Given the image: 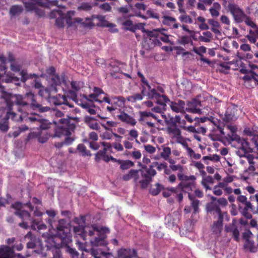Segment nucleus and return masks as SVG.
<instances>
[{
    "mask_svg": "<svg viewBox=\"0 0 258 258\" xmlns=\"http://www.w3.org/2000/svg\"><path fill=\"white\" fill-rule=\"evenodd\" d=\"M1 97L5 100L10 109L12 106H16L18 111H23L30 108L32 109L36 104L40 103L37 100V96L31 92H27L23 96L19 94H12L4 90V88L1 89Z\"/></svg>",
    "mask_w": 258,
    "mask_h": 258,
    "instance_id": "obj_1",
    "label": "nucleus"
},
{
    "mask_svg": "<svg viewBox=\"0 0 258 258\" xmlns=\"http://www.w3.org/2000/svg\"><path fill=\"white\" fill-rule=\"evenodd\" d=\"M55 128L53 132L40 131L37 138L38 142L41 143H46L49 138L61 137L62 135H68L71 134V131L76 128L75 118H61L53 121Z\"/></svg>",
    "mask_w": 258,
    "mask_h": 258,
    "instance_id": "obj_2",
    "label": "nucleus"
},
{
    "mask_svg": "<svg viewBox=\"0 0 258 258\" xmlns=\"http://www.w3.org/2000/svg\"><path fill=\"white\" fill-rule=\"evenodd\" d=\"M46 213L50 217L46 220L47 223L51 228L56 230V235L61 239V242L68 243L71 241L66 220L60 219L57 222L53 220L52 218L56 216V212L54 210H47Z\"/></svg>",
    "mask_w": 258,
    "mask_h": 258,
    "instance_id": "obj_3",
    "label": "nucleus"
},
{
    "mask_svg": "<svg viewBox=\"0 0 258 258\" xmlns=\"http://www.w3.org/2000/svg\"><path fill=\"white\" fill-rule=\"evenodd\" d=\"M74 230L76 233L79 232H82L83 231L91 237L95 235L94 238L90 239L91 244L93 246H105L107 244V242L106 240L107 237L106 234L109 232L108 228L101 227L99 229L97 226L93 225L92 226L91 229L87 231L79 226L74 227Z\"/></svg>",
    "mask_w": 258,
    "mask_h": 258,
    "instance_id": "obj_4",
    "label": "nucleus"
},
{
    "mask_svg": "<svg viewBox=\"0 0 258 258\" xmlns=\"http://www.w3.org/2000/svg\"><path fill=\"white\" fill-rule=\"evenodd\" d=\"M227 127L230 131V134H228V140L236 143L237 147L238 149L237 153L240 156H245L246 154L253 152V149L250 147L249 143L236 134L237 127L235 126L228 125Z\"/></svg>",
    "mask_w": 258,
    "mask_h": 258,
    "instance_id": "obj_5",
    "label": "nucleus"
},
{
    "mask_svg": "<svg viewBox=\"0 0 258 258\" xmlns=\"http://www.w3.org/2000/svg\"><path fill=\"white\" fill-rule=\"evenodd\" d=\"M177 177L180 181L177 185V188L183 192H187L189 195V194H191V192L196 188V177L194 175L187 176L181 173H178Z\"/></svg>",
    "mask_w": 258,
    "mask_h": 258,
    "instance_id": "obj_6",
    "label": "nucleus"
},
{
    "mask_svg": "<svg viewBox=\"0 0 258 258\" xmlns=\"http://www.w3.org/2000/svg\"><path fill=\"white\" fill-rule=\"evenodd\" d=\"M237 203L238 209L241 215L247 219H251L252 215L249 211H253L254 208L247 197L244 195L238 196L237 198Z\"/></svg>",
    "mask_w": 258,
    "mask_h": 258,
    "instance_id": "obj_7",
    "label": "nucleus"
},
{
    "mask_svg": "<svg viewBox=\"0 0 258 258\" xmlns=\"http://www.w3.org/2000/svg\"><path fill=\"white\" fill-rule=\"evenodd\" d=\"M49 0H23V3L27 11L34 12L37 16H43V11L38 6L47 7Z\"/></svg>",
    "mask_w": 258,
    "mask_h": 258,
    "instance_id": "obj_8",
    "label": "nucleus"
},
{
    "mask_svg": "<svg viewBox=\"0 0 258 258\" xmlns=\"http://www.w3.org/2000/svg\"><path fill=\"white\" fill-rule=\"evenodd\" d=\"M154 167V166L152 164L149 168H147L146 165L143 166L142 168L145 169V171L139 169L141 178L140 187L142 189H146L152 181L153 177L156 175L157 172L153 168Z\"/></svg>",
    "mask_w": 258,
    "mask_h": 258,
    "instance_id": "obj_9",
    "label": "nucleus"
},
{
    "mask_svg": "<svg viewBox=\"0 0 258 258\" xmlns=\"http://www.w3.org/2000/svg\"><path fill=\"white\" fill-rule=\"evenodd\" d=\"M21 114L20 115L17 114V121H24L26 123L30 122L32 123L38 124L42 116L37 113H29L26 109H23V111H18Z\"/></svg>",
    "mask_w": 258,
    "mask_h": 258,
    "instance_id": "obj_10",
    "label": "nucleus"
},
{
    "mask_svg": "<svg viewBox=\"0 0 258 258\" xmlns=\"http://www.w3.org/2000/svg\"><path fill=\"white\" fill-rule=\"evenodd\" d=\"M6 104V108L7 112L6 116L0 121V131L3 132H7L9 129V119L11 118L12 120L17 121V114L13 111V107L12 108H9L7 102L5 100Z\"/></svg>",
    "mask_w": 258,
    "mask_h": 258,
    "instance_id": "obj_11",
    "label": "nucleus"
},
{
    "mask_svg": "<svg viewBox=\"0 0 258 258\" xmlns=\"http://www.w3.org/2000/svg\"><path fill=\"white\" fill-rule=\"evenodd\" d=\"M157 31L155 33V35L151 36H148L144 38L142 42V45L144 49L146 50H150L156 46H160L161 42L158 38Z\"/></svg>",
    "mask_w": 258,
    "mask_h": 258,
    "instance_id": "obj_12",
    "label": "nucleus"
},
{
    "mask_svg": "<svg viewBox=\"0 0 258 258\" xmlns=\"http://www.w3.org/2000/svg\"><path fill=\"white\" fill-rule=\"evenodd\" d=\"M49 101L56 106H58L60 109L63 110L66 109L67 106L70 108L74 107V105L70 104L67 101V97L65 96L58 95L56 96H52L49 98Z\"/></svg>",
    "mask_w": 258,
    "mask_h": 258,
    "instance_id": "obj_13",
    "label": "nucleus"
},
{
    "mask_svg": "<svg viewBox=\"0 0 258 258\" xmlns=\"http://www.w3.org/2000/svg\"><path fill=\"white\" fill-rule=\"evenodd\" d=\"M22 204L20 202H16L12 205V207L16 211L15 212V215L18 216L22 220H32V217L30 214L27 211L22 210Z\"/></svg>",
    "mask_w": 258,
    "mask_h": 258,
    "instance_id": "obj_14",
    "label": "nucleus"
},
{
    "mask_svg": "<svg viewBox=\"0 0 258 258\" xmlns=\"http://www.w3.org/2000/svg\"><path fill=\"white\" fill-rule=\"evenodd\" d=\"M65 22L69 27L73 26L74 23L76 22L80 23L84 28H91L93 26L95 25V24L92 23L91 19L89 17H86L84 21H83V19L80 18H77L74 20L72 17H65Z\"/></svg>",
    "mask_w": 258,
    "mask_h": 258,
    "instance_id": "obj_15",
    "label": "nucleus"
},
{
    "mask_svg": "<svg viewBox=\"0 0 258 258\" xmlns=\"http://www.w3.org/2000/svg\"><path fill=\"white\" fill-rule=\"evenodd\" d=\"M122 180L127 181L131 179H133L134 182L136 185H140V181H141L140 170L131 169L129 172L121 177Z\"/></svg>",
    "mask_w": 258,
    "mask_h": 258,
    "instance_id": "obj_16",
    "label": "nucleus"
},
{
    "mask_svg": "<svg viewBox=\"0 0 258 258\" xmlns=\"http://www.w3.org/2000/svg\"><path fill=\"white\" fill-rule=\"evenodd\" d=\"M206 211L208 213L214 215L216 214L217 217L220 216H224L227 215L226 212H222L219 206L214 202H210L206 205Z\"/></svg>",
    "mask_w": 258,
    "mask_h": 258,
    "instance_id": "obj_17",
    "label": "nucleus"
},
{
    "mask_svg": "<svg viewBox=\"0 0 258 258\" xmlns=\"http://www.w3.org/2000/svg\"><path fill=\"white\" fill-rule=\"evenodd\" d=\"M187 108L186 110L194 113H200L201 109L199 108L201 106V102L196 99H193L188 101L187 103Z\"/></svg>",
    "mask_w": 258,
    "mask_h": 258,
    "instance_id": "obj_18",
    "label": "nucleus"
},
{
    "mask_svg": "<svg viewBox=\"0 0 258 258\" xmlns=\"http://www.w3.org/2000/svg\"><path fill=\"white\" fill-rule=\"evenodd\" d=\"M117 117L121 122L133 126H135L137 123L136 119L133 116L123 111H120V113L117 115Z\"/></svg>",
    "mask_w": 258,
    "mask_h": 258,
    "instance_id": "obj_19",
    "label": "nucleus"
},
{
    "mask_svg": "<svg viewBox=\"0 0 258 258\" xmlns=\"http://www.w3.org/2000/svg\"><path fill=\"white\" fill-rule=\"evenodd\" d=\"M237 111V106L232 105L231 106H229L227 108L224 117L223 118V120L226 122H228L232 120H233L234 118H235V114Z\"/></svg>",
    "mask_w": 258,
    "mask_h": 258,
    "instance_id": "obj_20",
    "label": "nucleus"
},
{
    "mask_svg": "<svg viewBox=\"0 0 258 258\" xmlns=\"http://www.w3.org/2000/svg\"><path fill=\"white\" fill-rule=\"evenodd\" d=\"M137 256V252L135 249L122 248L118 251V258H133Z\"/></svg>",
    "mask_w": 258,
    "mask_h": 258,
    "instance_id": "obj_21",
    "label": "nucleus"
},
{
    "mask_svg": "<svg viewBox=\"0 0 258 258\" xmlns=\"http://www.w3.org/2000/svg\"><path fill=\"white\" fill-rule=\"evenodd\" d=\"M223 218L224 216H222L217 217L216 216H214V219H217V220L213 222L212 226V230L213 232L216 234H220L221 232L223 225Z\"/></svg>",
    "mask_w": 258,
    "mask_h": 258,
    "instance_id": "obj_22",
    "label": "nucleus"
},
{
    "mask_svg": "<svg viewBox=\"0 0 258 258\" xmlns=\"http://www.w3.org/2000/svg\"><path fill=\"white\" fill-rule=\"evenodd\" d=\"M170 107L172 111L176 113L184 112L185 102L179 100L177 102L170 101Z\"/></svg>",
    "mask_w": 258,
    "mask_h": 258,
    "instance_id": "obj_23",
    "label": "nucleus"
},
{
    "mask_svg": "<svg viewBox=\"0 0 258 258\" xmlns=\"http://www.w3.org/2000/svg\"><path fill=\"white\" fill-rule=\"evenodd\" d=\"M227 8L228 10L233 16H246L242 10L234 4H229Z\"/></svg>",
    "mask_w": 258,
    "mask_h": 258,
    "instance_id": "obj_24",
    "label": "nucleus"
},
{
    "mask_svg": "<svg viewBox=\"0 0 258 258\" xmlns=\"http://www.w3.org/2000/svg\"><path fill=\"white\" fill-rule=\"evenodd\" d=\"M111 161L113 162H117L119 164L120 168L123 170L128 169L134 166V162L129 160H123L117 159L115 158H111Z\"/></svg>",
    "mask_w": 258,
    "mask_h": 258,
    "instance_id": "obj_25",
    "label": "nucleus"
},
{
    "mask_svg": "<svg viewBox=\"0 0 258 258\" xmlns=\"http://www.w3.org/2000/svg\"><path fill=\"white\" fill-rule=\"evenodd\" d=\"M107 151L104 150H100L95 154V160L96 162H99L101 159L106 162L111 161V158H113L112 156L106 154Z\"/></svg>",
    "mask_w": 258,
    "mask_h": 258,
    "instance_id": "obj_26",
    "label": "nucleus"
},
{
    "mask_svg": "<svg viewBox=\"0 0 258 258\" xmlns=\"http://www.w3.org/2000/svg\"><path fill=\"white\" fill-rule=\"evenodd\" d=\"M84 121L90 128L96 131L100 130V127L99 123L97 122L96 119L95 118L89 116H86L84 118Z\"/></svg>",
    "mask_w": 258,
    "mask_h": 258,
    "instance_id": "obj_27",
    "label": "nucleus"
},
{
    "mask_svg": "<svg viewBox=\"0 0 258 258\" xmlns=\"http://www.w3.org/2000/svg\"><path fill=\"white\" fill-rule=\"evenodd\" d=\"M14 254L13 249L9 246L0 248V258H13Z\"/></svg>",
    "mask_w": 258,
    "mask_h": 258,
    "instance_id": "obj_28",
    "label": "nucleus"
},
{
    "mask_svg": "<svg viewBox=\"0 0 258 258\" xmlns=\"http://www.w3.org/2000/svg\"><path fill=\"white\" fill-rule=\"evenodd\" d=\"M257 240L256 245H255L253 239H249L245 241L244 247L245 249L248 250L249 251L254 252L257 250L258 247V235L256 237Z\"/></svg>",
    "mask_w": 258,
    "mask_h": 258,
    "instance_id": "obj_29",
    "label": "nucleus"
},
{
    "mask_svg": "<svg viewBox=\"0 0 258 258\" xmlns=\"http://www.w3.org/2000/svg\"><path fill=\"white\" fill-rule=\"evenodd\" d=\"M111 100H112V105L114 106L115 107H121L123 106L125 104L126 101L125 98L121 96H112Z\"/></svg>",
    "mask_w": 258,
    "mask_h": 258,
    "instance_id": "obj_30",
    "label": "nucleus"
},
{
    "mask_svg": "<svg viewBox=\"0 0 258 258\" xmlns=\"http://www.w3.org/2000/svg\"><path fill=\"white\" fill-rule=\"evenodd\" d=\"M189 200L191 202V206L194 209V213L196 214L199 211V206L200 205V201L196 198V197L191 194L188 195Z\"/></svg>",
    "mask_w": 258,
    "mask_h": 258,
    "instance_id": "obj_31",
    "label": "nucleus"
},
{
    "mask_svg": "<svg viewBox=\"0 0 258 258\" xmlns=\"http://www.w3.org/2000/svg\"><path fill=\"white\" fill-rule=\"evenodd\" d=\"M164 189L163 185L159 183H156L154 185H152L149 189V192L152 196H155L158 195L161 190Z\"/></svg>",
    "mask_w": 258,
    "mask_h": 258,
    "instance_id": "obj_32",
    "label": "nucleus"
},
{
    "mask_svg": "<svg viewBox=\"0 0 258 258\" xmlns=\"http://www.w3.org/2000/svg\"><path fill=\"white\" fill-rule=\"evenodd\" d=\"M168 134L172 135L177 140L182 139L181 133L177 126H168L167 128Z\"/></svg>",
    "mask_w": 258,
    "mask_h": 258,
    "instance_id": "obj_33",
    "label": "nucleus"
},
{
    "mask_svg": "<svg viewBox=\"0 0 258 258\" xmlns=\"http://www.w3.org/2000/svg\"><path fill=\"white\" fill-rule=\"evenodd\" d=\"M38 124L39 125L40 131L51 132L50 130L51 123L48 120L42 118V117L39 121Z\"/></svg>",
    "mask_w": 258,
    "mask_h": 258,
    "instance_id": "obj_34",
    "label": "nucleus"
},
{
    "mask_svg": "<svg viewBox=\"0 0 258 258\" xmlns=\"http://www.w3.org/2000/svg\"><path fill=\"white\" fill-rule=\"evenodd\" d=\"M135 31L137 30H141L144 33H146L147 34V36H151L155 35V33H156L157 31H160L159 29H154L152 31H149L148 30H146L144 28V24L143 23H139L138 24L135 25Z\"/></svg>",
    "mask_w": 258,
    "mask_h": 258,
    "instance_id": "obj_35",
    "label": "nucleus"
},
{
    "mask_svg": "<svg viewBox=\"0 0 258 258\" xmlns=\"http://www.w3.org/2000/svg\"><path fill=\"white\" fill-rule=\"evenodd\" d=\"M151 115V112L140 111L138 120L142 125H145V123L149 120Z\"/></svg>",
    "mask_w": 258,
    "mask_h": 258,
    "instance_id": "obj_36",
    "label": "nucleus"
},
{
    "mask_svg": "<svg viewBox=\"0 0 258 258\" xmlns=\"http://www.w3.org/2000/svg\"><path fill=\"white\" fill-rule=\"evenodd\" d=\"M209 121L217 127V130L219 131L220 134L222 135H225L223 126H222V123L220 120L211 116L209 118Z\"/></svg>",
    "mask_w": 258,
    "mask_h": 258,
    "instance_id": "obj_37",
    "label": "nucleus"
},
{
    "mask_svg": "<svg viewBox=\"0 0 258 258\" xmlns=\"http://www.w3.org/2000/svg\"><path fill=\"white\" fill-rule=\"evenodd\" d=\"M178 44L185 46L186 45H193V41L191 38L188 36H182L177 39Z\"/></svg>",
    "mask_w": 258,
    "mask_h": 258,
    "instance_id": "obj_38",
    "label": "nucleus"
},
{
    "mask_svg": "<svg viewBox=\"0 0 258 258\" xmlns=\"http://www.w3.org/2000/svg\"><path fill=\"white\" fill-rule=\"evenodd\" d=\"M163 23L164 25L173 27L174 28H178V24L175 23V19L174 17H163Z\"/></svg>",
    "mask_w": 258,
    "mask_h": 258,
    "instance_id": "obj_39",
    "label": "nucleus"
},
{
    "mask_svg": "<svg viewBox=\"0 0 258 258\" xmlns=\"http://www.w3.org/2000/svg\"><path fill=\"white\" fill-rule=\"evenodd\" d=\"M91 19V22L95 19H97L99 20V23H97V25L101 27H112L115 25L112 23H109L108 22L105 21L104 18L105 17H89ZM93 23V22H92Z\"/></svg>",
    "mask_w": 258,
    "mask_h": 258,
    "instance_id": "obj_40",
    "label": "nucleus"
},
{
    "mask_svg": "<svg viewBox=\"0 0 258 258\" xmlns=\"http://www.w3.org/2000/svg\"><path fill=\"white\" fill-rule=\"evenodd\" d=\"M165 121L168 126H177V123H180V117L179 115H176L175 117H170Z\"/></svg>",
    "mask_w": 258,
    "mask_h": 258,
    "instance_id": "obj_41",
    "label": "nucleus"
},
{
    "mask_svg": "<svg viewBox=\"0 0 258 258\" xmlns=\"http://www.w3.org/2000/svg\"><path fill=\"white\" fill-rule=\"evenodd\" d=\"M33 111L42 113L49 111L50 107L47 106H43L41 103L36 104L35 107L32 109Z\"/></svg>",
    "mask_w": 258,
    "mask_h": 258,
    "instance_id": "obj_42",
    "label": "nucleus"
},
{
    "mask_svg": "<svg viewBox=\"0 0 258 258\" xmlns=\"http://www.w3.org/2000/svg\"><path fill=\"white\" fill-rule=\"evenodd\" d=\"M23 11V8L21 6L15 5L13 6L10 10V14L12 16L20 15Z\"/></svg>",
    "mask_w": 258,
    "mask_h": 258,
    "instance_id": "obj_43",
    "label": "nucleus"
},
{
    "mask_svg": "<svg viewBox=\"0 0 258 258\" xmlns=\"http://www.w3.org/2000/svg\"><path fill=\"white\" fill-rule=\"evenodd\" d=\"M258 75L253 71L250 70L249 72L245 75L242 79L245 81H249L253 79L254 81L258 82Z\"/></svg>",
    "mask_w": 258,
    "mask_h": 258,
    "instance_id": "obj_44",
    "label": "nucleus"
},
{
    "mask_svg": "<svg viewBox=\"0 0 258 258\" xmlns=\"http://www.w3.org/2000/svg\"><path fill=\"white\" fill-rule=\"evenodd\" d=\"M77 150L83 156H90L91 155L90 151L87 150L86 146L83 144H79L77 146Z\"/></svg>",
    "mask_w": 258,
    "mask_h": 258,
    "instance_id": "obj_45",
    "label": "nucleus"
},
{
    "mask_svg": "<svg viewBox=\"0 0 258 258\" xmlns=\"http://www.w3.org/2000/svg\"><path fill=\"white\" fill-rule=\"evenodd\" d=\"M173 50H176L177 55H181L183 57L189 55H191V53L189 51H186L185 49L181 46H175L173 47Z\"/></svg>",
    "mask_w": 258,
    "mask_h": 258,
    "instance_id": "obj_46",
    "label": "nucleus"
},
{
    "mask_svg": "<svg viewBox=\"0 0 258 258\" xmlns=\"http://www.w3.org/2000/svg\"><path fill=\"white\" fill-rule=\"evenodd\" d=\"M162 152L160 153L161 157L164 159H168L171 154V150L170 147H166L165 145L162 146Z\"/></svg>",
    "mask_w": 258,
    "mask_h": 258,
    "instance_id": "obj_47",
    "label": "nucleus"
},
{
    "mask_svg": "<svg viewBox=\"0 0 258 258\" xmlns=\"http://www.w3.org/2000/svg\"><path fill=\"white\" fill-rule=\"evenodd\" d=\"M203 36L199 37L200 41L205 42H209L213 37V35L210 31H206L203 33Z\"/></svg>",
    "mask_w": 258,
    "mask_h": 258,
    "instance_id": "obj_48",
    "label": "nucleus"
},
{
    "mask_svg": "<svg viewBox=\"0 0 258 258\" xmlns=\"http://www.w3.org/2000/svg\"><path fill=\"white\" fill-rule=\"evenodd\" d=\"M93 7V5L90 3H82L78 7L79 11L88 12L90 11Z\"/></svg>",
    "mask_w": 258,
    "mask_h": 258,
    "instance_id": "obj_49",
    "label": "nucleus"
},
{
    "mask_svg": "<svg viewBox=\"0 0 258 258\" xmlns=\"http://www.w3.org/2000/svg\"><path fill=\"white\" fill-rule=\"evenodd\" d=\"M155 99H156L157 103L163 106H165L166 103L170 102L169 98L165 95H160Z\"/></svg>",
    "mask_w": 258,
    "mask_h": 258,
    "instance_id": "obj_50",
    "label": "nucleus"
},
{
    "mask_svg": "<svg viewBox=\"0 0 258 258\" xmlns=\"http://www.w3.org/2000/svg\"><path fill=\"white\" fill-rule=\"evenodd\" d=\"M38 94L42 97L48 99V101L49 98L51 97L50 96V90L47 88L42 87V88L39 90Z\"/></svg>",
    "mask_w": 258,
    "mask_h": 258,
    "instance_id": "obj_51",
    "label": "nucleus"
},
{
    "mask_svg": "<svg viewBox=\"0 0 258 258\" xmlns=\"http://www.w3.org/2000/svg\"><path fill=\"white\" fill-rule=\"evenodd\" d=\"M143 98V96L141 93H136L132 96H128L126 99L128 101L133 103L136 102L137 101L142 100Z\"/></svg>",
    "mask_w": 258,
    "mask_h": 258,
    "instance_id": "obj_52",
    "label": "nucleus"
},
{
    "mask_svg": "<svg viewBox=\"0 0 258 258\" xmlns=\"http://www.w3.org/2000/svg\"><path fill=\"white\" fill-rule=\"evenodd\" d=\"M23 220V222H21L19 224V226H20L21 227H22L24 229H27L29 227V225H28L29 223H32V224L31 225L32 229H36L35 225H34V223L35 222V220H33L32 218L31 221L24 220Z\"/></svg>",
    "mask_w": 258,
    "mask_h": 258,
    "instance_id": "obj_53",
    "label": "nucleus"
},
{
    "mask_svg": "<svg viewBox=\"0 0 258 258\" xmlns=\"http://www.w3.org/2000/svg\"><path fill=\"white\" fill-rule=\"evenodd\" d=\"M123 25L124 26L125 29L127 30L131 31L133 32H135V25L130 20H127L123 23Z\"/></svg>",
    "mask_w": 258,
    "mask_h": 258,
    "instance_id": "obj_54",
    "label": "nucleus"
},
{
    "mask_svg": "<svg viewBox=\"0 0 258 258\" xmlns=\"http://www.w3.org/2000/svg\"><path fill=\"white\" fill-rule=\"evenodd\" d=\"M160 94L158 93L157 90L153 88L150 89L149 90V92H148L147 95L148 97L150 99H154L158 97Z\"/></svg>",
    "mask_w": 258,
    "mask_h": 258,
    "instance_id": "obj_55",
    "label": "nucleus"
},
{
    "mask_svg": "<svg viewBox=\"0 0 258 258\" xmlns=\"http://www.w3.org/2000/svg\"><path fill=\"white\" fill-rule=\"evenodd\" d=\"M193 51H194L196 54L199 55L200 56L203 57V55L202 53H205L206 52V48L205 46H202L197 47H194Z\"/></svg>",
    "mask_w": 258,
    "mask_h": 258,
    "instance_id": "obj_56",
    "label": "nucleus"
},
{
    "mask_svg": "<svg viewBox=\"0 0 258 258\" xmlns=\"http://www.w3.org/2000/svg\"><path fill=\"white\" fill-rule=\"evenodd\" d=\"M64 22L65 17H57L55 20V25L58 28H63Z\"/></svg>",
    "mask_w": 258,
    "mask_h": 258,
    "instance_id": "obj_57",
    "label": "nucleus"
},
{
    "mask_svg": "<svg viewBox=\"0 0 258 258\" xmlns=\"http://www.w3.org/2000/svg\"><path fill=\"white\" fill-rule=\"evenodd\" d=\"M242 238L245 241L248 240L249 239H254L255 237L253 234L249 230H246L242 233Z\"/></svg>",
    "mask_w": 258,
    "mask_h": 258,
    "instance_id": "obj_58",
    "label": "nucleus"
},
{
    "mask_svg": "<svg viewBox=\"0 0 258 258\" xmlns=\"http://www.w3.org/2000/svg\"><path fill=\"white\" fill-rule=\"evenodd\" d=\"M214 183V179L211 176H207L203 178L201 184L202 185L213 184Z\"/></svg>",
    "mask_w": 258,
    "mask_h": 258,
    "instance_id": "obj_59",
    "label": "nucleus"
},
{
    "mask_svg": "<svg viewBox=\"0 0 258 258\" xmlns=\"http://www.w3.org/2000/svg\"><path fill=\"white\" fill-rule=\"evenodd\" d=\"M249 34V35H247L246 37L251 43L255 44L256 42V37L255 35H253V32L252 30H250Z\"/></svg>",
    "mask_w": 258,
    "mask_h": 258,
    "instance_id": "obj_60",
    "label": "nucleus"
},
{
    "mask_svg": "<svg viewBox=\"0 0 258 258\" xmlns=\"http://www.w3.org/2000/svg\"><path fill=\"white\" fill-rule=\"evenodd\" d=\"M154 167H156L158 171L164 170V168L166 167L167 164L166 162L159 163L158 162H154L153 163Z\"/></svg>",
    "mask_w": 258,
    "mask_h": 258,
    "instance_id": "obj_61",
    "label": "nucleus"
},
{
    "mask_svg": "<svg viewBox=\"0 0 258 258\" xmlns=\"http://www.w3.org/2000/svg\"><path fill=\"white\" fill-rule=\"evenodd\" d=\"M219 67H220V68H219L220 72H223L224 73H227L226 71L229 70L230 68V67H229L228 64L225 62L221 63L219 64Z\"/></svg>",
    "mask_w": 258,
    "mask_h": 258,
    "instance_id": "obj_62",
    "label": "nucleus"
},
{
    "mask_svg": "<svg viewBox=\"0 0 258 258\" xmlns=\"http://www.w3.org/2000/svg\"><path fill=\"white\" fill-rule=\"evenodd\" d=\"M25 239H28L29 241L33 242L36 243L37 237L31 232H29L25 236Z\"/></svg>",
    "mask_w": 258,
    "mask_h": 258,
    "instance_id": "obj_63",
    "label": "nucleus"
},
{
    "mask_svg": "<svg viewBox=\"0 0 258 258\" xmlns=\"http://www.w3.org/2000/svg\"><path fill=\"white\" fill-rule=\"evenodd\" d=\"M51 80L53 85H59L61 84V79L59 76L58 75H54L51 76Z\"/></svg>",
    "mask_w": 258,
    "mask_h": 258,
    "instance_id": "obj_64",
    "label": "nucleus"
}]
</instances>
